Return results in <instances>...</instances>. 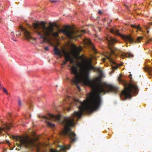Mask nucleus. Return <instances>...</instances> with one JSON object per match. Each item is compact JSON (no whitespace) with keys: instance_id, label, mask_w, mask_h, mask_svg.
<instances>
[{"instance_id":"obj_6","label":"nucleus","mask_w":152,"mask_h":152,"mask_svg":"<svg viewBox=\"0 0 152 152\" xmlns=\"http://www.w3.org/2000/svg\"><path fill=\"white\" fill-rule=\"evenodd\" d=\"M104 39L108 45L111 46L113 45L115 43L118 42V41L116 38L112 37L110 36L107 35L104 37Z\"/></svg>"},{"instance_id":"obj_38","label":"nucleus","mask_w":152,"mask_h":152,"mask_svg":"<svg viewBox=\"0 0 152 152\" xmlns=\"http://www.w3.org/2000/svg\"><path fill=\"white\" fill-rule=\"evenodd\" d=\"M56 87H57L58 86V85H56Z\"/></svg>"},{"instance_id":"obj_9","label":"nucleus","mask_w":152,"mask_h":152,"mask_svg":"<svg viewBox=\"0 0 152 152\" xmlns=\"http://www.w3.org/2000/svg\"><path fill=\"white\" fill-rule=\"evenodd\" d=\"M110 61L111 64V67L112 69L111 72L113 73L114 70L118 68V64L112 58H110Z\"/></svg>"},{"instance_id":"obj_16","label":"nucleus","mask_w":152,"mask_h":152,"mask_svg":"<svg viewBox=\"0 0 152 152\" xmlns=\"http://www.w3.org/2000/svg\"><path fill=\"white\" fill-rule=\"evenodd\" d=\"M132 96H119L120 99L123 101L129 99H130L132 98Z\"/></svg>"},{"instance_id":"obj_36","label":"nucleus","mask_w":152,"mask_h":152,"mask_svg":"<svg viewBox=\"0 0 152 152\" xmlns=\"http://www.w3.org/2000/svg\"><path fill=\"white\" fill-rule=\"evenodd\" d=\"M132 76V75H131V74L130 75H129V77H131V76Z\"/></svg>"},{"instance_id":"obj_13","label":"nucleus","mask_w":152,"mask_h":152,"mask_svg":"<svg viewBox=\"0 0 152 152\" xmlns=\"http://www.w3.org/2000/svg\"><path fill=\"white\" fill-rule=\"evenodd\" d=\"M21 29L22 30H25L26 32V36L27 38L28 39H32L33 38L30 34V32L27 30H26L25 28L23 26H20Z\"/></svg>"},{"instance_id":"obj_23","label":"nucleus","mask_w":152,"mask_h":152,"mask_svg":"<svg viewBox=\"0 0 152 152\" xmlns=\"http://www.w3.org/2000/svg\"><path fill=\"white\" fill-rule=\"evenodd\" d=\"M149 26H145V29L147 30V32L148 34L149 33V31L148 30H147L149 28Z\"/></svg>"},{"instance_id":"obj_42","label":"nucleus","mask_w":152,"mask_h":152,"mask_svg":"<svg viewBox=\"0 0 152 152\" xmlns=\"http://www.w3.org/2000/svg\"><path fill=\"white\" fill-rule=\"evenodd\" d=\"M90 85H91V86H92L91 84H90Z\"/></svg>"},{"instance_id":"obj_44","label":"nucleus","mask_w":152,"mask_h":152,"mask_svg":"<svg viewBox=\"0 0 152 152\" xmlns=\"http://www.w3.org/2000/svg\"><path fill=\"white\" fill-rule=\"evenodd\" d=\"M29 91H30V90L29 89L28 90Z\"/></svg>"},{"instance_id":"obj_10","label":"nucleus","mask_w":152,"mask_h":152,"mask_svg":"<svg viewBox=\"0 0 152 152\" xmlns=\"http://www.w3.org/2000/svg\"><path fill=\"white\" fill-rule=\"evenodd\" d=\"M61 32L67 37L70 38L72 37V32L68 30L62 29L61 30Z\"/></svg>"},{"instance_id":"obj_5","label":"nucleus","mask_w":152,"mask_h":152,"mask_svg":"<svg viewBox=\"0 0 152 152\" xmlns=\"http://www.w3.org/2000/svg\"><path fill=\"white\" fill-rule=\"evenodd\" d=\"M42 22V26L37 25L35 26V29L37 34L40 36L39 38L44 39L45 36L50 35L51 31H52V29L48 28L46 26L45 22Z\"/></svg>"},{"instance_id":"obj_27","label":"nucleus","mask_w":152,"mask_h":152,"mask_svg":"<svg viewBox=\"0 0 152 152\" xmlns=\"http://www.w3.org/2000/svg\"><path fill=\"white\" fill-rule=\"evenodd\" d=\"M44 49L46 50V51H48L49 50V48L48 47H45L44 48Z\"/></svg>"},{"instance_id":"obj_8","label":"nucleus","mask_w":152,"mask_h":152,"mask_svg":"<svg viewBox=\"0 0 152 152\" xmlns=\"http://www.w3.org/2000/svg\"><path fill=\"white\" fill-rule=\"evenodd\" d=\"M118 54L121 57L123 58L127 57L132 58L133 56V55L129 52L126 53L121 51H120Z\"/></svg>"},{"instance_id":"obj_1","label":"nucleus","mask_w":152,"mask_h":152,"mask_svg":"<svg viewBox=\"0 0 152 152\" xmlns=\"http://www.w3.org/2000/svg\"><path fill=\"white\" fill-rule=\"evenodd\" d=\"M87 96L83 102L78 99H73L75 103L78 107L79 111H75L71 117H64L63 120L61 121V116L59 115H54L48 114V117L43 116L42 118L46 119L47 126L51 128L55 127V124L50 121L52 119L60 122L64 126V129L61 132L62 134L64 136H68L70 140L71 143L75 142L77 140L76 135L75 132L71 131V127L75 125L74 118H80L83 113L87 112H92L98 109L101 104L100 96Z\"/></svg>"},{"instance_id":"obj_17","label":"nucleus","mask_w":152,"mask_h":152,"mask_svg":"<svg viewBox=\"0 0 152 152\" xmlns=\"http://www.w3.org/2000/svg\"><path fill=\"white\" fill-rule=\"evenodd\" d=\"M132 27L133 28H134L138 31H142V28L140 27V25H132Z\"/></svg>"},{"instance_id":"obj_25","label":"nucleus","mask_w":152,"mask_h":152,"mask_svg":"<svg viewBox=\"0 0 152 152\" xmlns=\"http://www.w3.org/2000/svg\"><path fill=\"white\" fill-rule=\"evenodd\" d=\"M18 104L19 105V106L20 107L22 105V104L21 102V101L20 99H19L18 101Z\"/></svg>"},{"instance_id":"obj_20","label":"nucleus","mask_w":152,"mask_h":152,"mask_svg":"<svg viewBox=\"0 0 152 152\" xmlns=\"http://www.w3.org/2000/svg\"><path fill=\"white\" fill-rule=\"evenodd\" d=\"M115 32V34L118 36H121V34L119 32V31L118 30H116L115 31H114Z\"/></svg>"},{"instance_id":"obj_15","label":"nucleus","mask_w":152,"mask_h":152,"mask_svg":"<svg viewBox=\"0 0 152 152\" xmlns=\"http://www.w3.org/2000/svg\"><path fill=\"white\" fill-rule=\"evenodd\" d=\"M53 51L54 54L58 56V57H60L62 56V54L58 48H54Z\"/></svg>"},{"instance_id":"obj_21","label":"nucleus","mask_w":152,"mask_h":152,"mask_svg":"<svg viewBox=\"0 0 152 152\" xmlns=\"http://www.w3.org/2000/svg\"><path fill=\"white\" fill-rule=\"evenodd\" d=\"M12 39H13L14 41H16V40L15 39V35H14V34L13 33V32H12Z\"/></svg>"},{"instance_id":"obj_11","label":"nucleus","mask_w":152,"mask_h":152,"mask_svg":"<svg viewBox=\"0 0 152 152\" xmlns=\"http://www.w3.org/2000/svg\"><path fill=\"white\" fill-rule=\"evenodd\" d=\"M11 124H4L2 127H0V133H1L2 131H6L9 130L10 128L12 126Z\"/></svg>"},{"instance_id":"obj_12","label":"nucleus","mask_w":152,"mask_h":152,"mask_svg":"<svg viewBox=\"0 0 152 152\" xmlns=\"http://www.w3.org/2000/svg\"><path fill=\"white\" fill-rule=\"evenodd\" d=\"M59 147L61 150L64 151V152H66V150L69 149L71 147V145H59Z\"/></svg>"},{"instance_id":"obj_28","label":"nucleus","mask_w":152,"mask_h":152,"mask_svg":"<svg viewBox=\"0 0 152 152\" xmlns=\"http://www.w3.org/2000/svg\"><path fill=\"white\" fill-rule=\"evenodd\" d=\"M76 85H77V88H78V89H79V90H80V88L79 87V85L77 84V83H76Z\"/></svg>"},{"instance_id":"obj_39","label":"nucleus","mask_w":152,"mask_h":152,"mask_svg":"<svg viewBox=\"0 0 152 152\" xmlns=\"http://www.w3.org/2000/svg\"><path fill=\"white\" fill-rule=\"evenodd\" d=\"M69 96L68 97V98H69V97H70V96Z\"/></svg>"},{"instance_id":"obj_24","label":"nucleus","mask_w":152,"mask_h":152,"mask_svg":"<svg viewBox=\"0 0 152 152\" xmlns=\"http://www.w3.org/2000/svg\"><path fill=\"white\" fill-rule=\"evenodd\" d=\"M50 152H58L57 151L54 150L53 149H51L50 150Z\"/></svg>"},{"instance_id":"obj_31","label":"nucleus","mask_w":152,"mask_h":152,"mask_svg":"<svg viewBox=\"0 0 152 152\" xmlns=\"http://www.w3.org/2000/svg\"><path fill=\"white\" fill-rule=\"evenodd\" d=\"M98 12V13L100 15H101L102 13V12L100 10H99Z\"/></svg>"},{"instance_id":"obj_19","label":"nucleus","mask_w":152,"mask_h":152,"mask_svg":"<svg viewBox=\"0 0 152 152\" xmlns=\"http://www.w3.org/2000/svg\"><path fill=\"white\" fill-rule=\"evenodd\" d=\"M1 89L3 92L5 94H8V93L7 90L4 87H2L1 88Z\"/></svg>"},{"instance_id":"obj_18","label":"nucleus","mask_w":152,"mask_h":152,"mask_svg":"<svg viewBox=\"0 0 152 152\" xmlns=\"http://www.w3.org/2000/svg\"><path fill=\"white\" fill-rule=\"evenodd\" d=\"M146 44L152 41V38L148 37V36H146Z\"/></svg>"},{"instance_id":"obj_29","label":"nucleus","mask_w":152,"mask_h":152,"mask_svg":"<svg viewBox=\"0 0 152 152\" xmlns=\"http://www.w3.org/2000/svg\"><path fill=\"white\" fill-rule=\"evenodd\" d=\"M67 80L68 81H70L71 82H73V81L72 80L69 79L68 78H67Z\"/></svg>"},{"instance_id":"obj_32","label":"nucleus","mask_w":152,"mask_h":152,"mask_svg":"<svg viewBox=\"0 0 152 152\" xmlns=\"http://www.w3.org/2000/svg\"><path fill=\"white\" fill-rule=\"evenodd\" d=\"M85 95H101L100 94H86Z\"/></svg>"},{"instance_id":"obj_37","label":"nucleus","mask_w":152,"mask_h":152,"mask_svg":"<svg viewBox=\"0 0 152 152\" xmlns=\"http://www.w3.org/2000/svg\"><path fill=\"white\" fill-rule=\"evenodd\" d=\"M70 110V108H69L68 109V110L69 111Z\"/></svg>"},{"instance_id":"obj_4","label":"nucleus","mask_w":152,"mask_h":152,"mask_svg":"<svg viewBox=\"0 0 152 152\" xmlns=\"http://www.w3.org/2000/svg\"><path fill=\"white\" fill-rule=\"evenodd\" d=\"M13 139H16V141H19L20 144L16 143L18 147H20L22 146L26 148H31L35 145V139L27 135L24 136H14Z\"/></svg>"},{"instance_id":"obj_30","label":"nucleus","mask_w":152,"mask_h":152,"mask_svg":"<svg viewBox=\"0 0 152 152\" xmlns=\"http://www.w3.org/2000/svg\"><path fill=\"white\" fill-rule=\"evenodd\" d=\"M89 63L90 64H91L92 63V59H90V60L89 61Z\"/></svg>"},{"instance_id":"obj_43","label":"nucleus","mask_w":152,"mask_h":152,"mask_svg":"<svg viewBox=\"0 0 152 152\" xmlns=\"http://www.w3.org/2000/svg\"><path fill=\"white\" fill-rule=\"evenodd\" d=\"M8 142H9V141H8V142H7V143H8Z\"/></svg>"},{"instance_id":"obj_35","label":"nucleus","mask_w":152,"mask_h":152,"mask_svg":"<svg viewBox=\"0 0 152 152\" xmlns=\"http://www.w3.org/2000/svg\"><path fill=\"white\" fill-rule=\"evenodd\" d=\"M92 67L93 69H94L95 68V67L93 66H92Z\"/></svg>"},{"instance_id":"obj_34","label":"nucleus","mask_w":152,"mask_h":152,"mask_svg":"<svg viewBox=\"0 0 152 152\" xmlns=\"http://www.w3.org/2000/svg\"><path fill=\"white\" fill-rule=\"evenodd\" d=\"M19 34H16V36L17 37H18V36H19Z\"/></svg>"},{"instance_id":"obj_22","label":"nucleus","mask_w":152,"mask_h":152,"mask_svg":"<svg viewBox=\"0 0 152 152\" xmlns=\"http://www.w3.org/2000/svg\"><path fill=\"white\" fill-rule=\"evenodd\" d=\"M50 1L52 3H56L58 2L59 1L56 0H50Z\"/></svg>"},{"instance_id":"obj_26","label":"nucleus","mask_w":152,"mask_h":152,"mask_svg":"<svg viewBox=\"0 0 152 152\" xmlns=\"http://www.w3.org/2000/svg\"><path fill=\"white\" fill-rule=\"evenodd\" d=\"M73 46L75 49H78V47L75 44H73Z\"/></svg>"},{"instance_id":"obj_33","label":"nucleus","mask_w":152,"mask_h":152,"mask_svg":"<svg viewBox=\"0 0 152 152\" xmlns=\"http://www.w3.org/2000/svg\"><path fill=\"white\" fill-rule=\"evenodd\" d=\"M126 8L127 10H128V9H129V7H128V6H127V5H126Z\"/></svg>"},{"instance_id":"obj_40","label":"nucleus","mask_w":152,"mask_h":152,"mask_svg":"<svg viewBox=\"0 0 152 152\" xmlns=\"http://www.w3.org/2000/svg\"><path fill=\"white\" fill-rule=\"evenodd\" d=\"M103 20H104V21L105 20V19H104Z\"/></svg>"},{"instance_id":"obj_14","label":"nucleus","mask_w":152,"mask_h":152,"mask_svg":"<svg viewBox=\"0 0 152 152\" xmlns=\"http://www.w3.org/2000/svg\"><path fill=\"white\" fill-rule=\"evenodd\" d=\"M145 70L148 72L149 77H152V67L147 66L146 67Z\"/></svg>"},{"instance_id":"obj_41","label":"nucleus","mask_w":152,"mask_h":152,"mask_svg":"<svg viewBox=\"0 0 152 152\" xmlns=\"http://www.w3.org/2000/svg\"><path fill=\"white\" fill-rule=\"evenodd\" d=\"M90 85H91V86H92L91 84H90Z\"/></svg>"},{"instance_id":"obj_7","label":"nucleus","mask_w":152,"mask_h":152,"mask_svg":"<svg viewBox=\"0 0 152 152\" xmlns=\"http://www.w3.org/2000/svg\"><path fill=\"white\" fill-rule=\"evenodd\" d=\"M126 39L127 41L131 44L134 43L140 42L141 40L143 39V38L142 37H138L135 39L132 36H129L126 37Z\"/></svg>"},{"instance_id":"obj_3","label":"nucleus","mask_w":152,"mask_h":152,"mask_svg":"<svg viewBox=\"0 0 152 152\" xmlns=\"http://www.w3.org/2000/svg\"><path fill=\"white\" fill-rule=\"evenodd\" d=\"M70 70L71 74L75 77H80L83 79L85 78L88 79L90 72L89 69H87L83 65L79 64L77 65H73L70 67Z\"/></svg>"},{"instance_id":"obj_2","label":"nucleus","mask_w":152,"mask_h":152,"mask_svg":"<svg viewBox=\"0 0 152 152\" xmlns=\"http://www.w3.org/2000/svg\"><path fill=\"white\" fill-rule=\"evenodd\" d=\"M131 83L132 87L127 89L126 91H121L119 88L114 85L107 84L105 87L102 88L101 91L104 92V94L106 93H113L115 94L118 93L119 95H136L138 94L139 89L135 82L132 80L131 78Z\"/></svg>"}]
</instances>
